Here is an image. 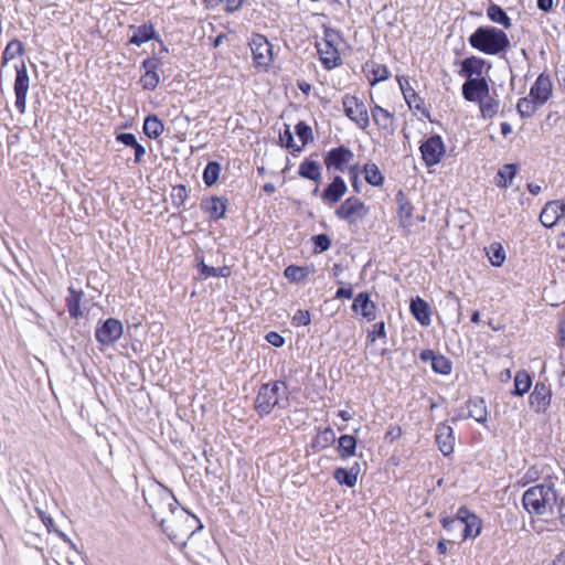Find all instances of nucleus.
Masks as SVG:
<instances>
[{
	"label": "nucleus",
	"instance_id": "nucleus-58",
	"mask_svg": "<svg viewBox=\"0 0 565 565\" xmlns=\"http://www.w3.org/2000/svg\"><path fill=\"white\" fill-rule=\"evenodd\" d=\"M131 148H134V150H135V162L139 163L142 160L143 156L146 154V149L138 141H137V145L132 146Z\"/></svg>",
	"mask_w": 565,
	"mask_h": 565
},
{
	"label": "nucleus",
	"instance_id": "nucleus-17",
	"mask_svg": "<svg viewBox=\"0 0 565 565\" xmlns=\"http://www.w3.org/2000/svg\"><path fill=\"white\" fill-rule=\"evenodd\" d=\"M436 444L444 456H449L452 454L455 447V436L454 429L449 425L441 423L437 426Z\"/></svg>",
	"mask_w": 565,
	"mask_h": 565
},
{
	"label": "nucleus",
	"instance_id": "nucleus-64",
	"mask_svg": "<svg viewBox=\"0 0 565 565\" xmlns=\"http://www.w3.org/2000/svg\"><path fill=\"white\" fill-rule=\"evenodd\" d=\"M558 333L561 339V344L565 347V320L559 322Z\"/></svg>",
	"mask_w": 565,
	"mask_h": 565
},
{
	"label": "nucleus",
	"instance_id": "nucleus-4",
	"mask_svg": "<svg viewBox=\"0 0 565 565\" xmlns=\"http://www.w3.org/2000/svg\"><path fill=\"white\" fill-rule=\"evenodd\" d=\"M557 500V493L552 482H544L531 487L522 497L524 509L530 514L535 515H544L552 512Z\"/></svg>",
	"mask_w": 565,
	"mask_h": 565
},
{
	"label": "nucleus",
	"instance_id": "nucleus-2",
	"mask_svg": "<svg viewBox=\"0 0 565 565\" xmlns=\"http://www.w3.org/2000/svg\"><path fill=\"white\" fill-rule=\"evenodd\" d=\"M143 499L151 510L153 519L160 526L168 523L169 519L174 515V512L181 509L173 493L159 483L151 484L148 489L143 490Z\"/></svg>",
	"mask_w": 565,
	"mask_h": 565
},
{
	"label": "nucleus",
	"instance_id": "nucleus-50",
	"mask_svg": "<svg viewBox=\"0 0 565 565\" xmlns=\"http://www.w3.org/2000/svg\"><path fill=\"white\" fill-rule=\"evenodd\" d=\"M312 239H313L316 249H318L319 252H326L331 246V239L327 234L316 235V236H313Z\"/></svg>",
	"mask_w": 565,
	"mask_h": 565
},
{
	"label": "nucleus",
	"instance_id": "nucleus-42",
	"mask_svg": "<svg viewBox=\"0 0 565 565\" xmlns=\"http://www.w3.org/2000/svg\"><path fill=\"white\" fill-rule=\"evenodd\" d=\"M200 271L204 278L207 277H223L226 278L231 275V269L227 266L215 268L213 266H207L204 262L199 264Z\"/></svg>",
	"mask_w": 565,
	"mask_h": 565
},
{
	"label": "nucleus",
	"instance_id": "nucleus-49",
	"mask_svg": "<svg viewBox=\"0 0 565 565\" xmlns=\"http://www.w3.org/2000/svg\"><path fill=\"white\" fill-rule=\"evenodd\" d=\"M372 78H370V84L374 86L379 82L385 81L390 77V71L385 65L382 64H373L372 66Z\"/></svg>",
	"mask_w": 565,
	"mask_h": 565
},
{
	"label": "nucleus",
	"instance_id": "nucleus-53",
	"mask_svg": "<svg viewBox=\"0 0 565 565\" xmlns=\"http://www.w3.org/2000/svg\"><path fill=\"white\" fill-rule=\"evenodd\" d=\"M279 138H280L281 142H284L287 148H291L296 151L301 150V147L295 145L292 134L288 126H286L285 131L279 135Z\"/></svg>",
	"mask_w": 565,
	"mask_h": 565
},
{
	"label": "nucleus",
	"instance_id": "nucleus-38",
	"mask_svg": "<svg viewBox=\"0 0 565 565\" xmlns=\"http://www.w3.org/2000/svg\"><path fill=\"white\" fill-rule=\"evenodd\" d=\"M364 177L365 181L373 186L382 185L384 180L379 167L373 162L364 166Z\"/></svg>",
	"mask_w": 565,
	"mask_h": 565
},
{
	"label": "nucleus",
	"instance_id": "nucleus-8",
	"mask_svg": "<svg viewBox=\"0 0 565 565\" xmlns=\"http://www.w3.org/2000/svg\"><path fill=\"white\" fill-rule=\"evenodd\" d=\"M369 211L370 209L359 198L350 196L341 203L334 214L339 218L354 224L362 221L369 214Z\"/></svg>",
	"mask_w": 565,
	"mask_h": 565
},
{
	"label": "nucleus",
	"instance_id": "nucleus-32",
	"mask_svg": "<svg viewBox=\"0 0 565 565\" xmlns=\"http://www.w3.org/2000/svg\"><path fill=\"white\" fill-rule=\"evenodd\" d=\"M396 200L398 203V217L403 227H408L412 225L413 220V207L409 202L406 201L403 192H398L396 195Z\"/></svg>",
	"mask_w": 565,
	"mask_h": 565
},
{
	"label": "nucleus",
	"instance_id": "nucleus-7",
	"mask_svg": "<svg viewBox=\"0 0 565 565\" xmlns=\"http://www.w3.org/2000/svg\"><path fill=\"white\" fill-rule=\"evenodd\" d=\"M342 41L338 31L326 29L323 38L317 42V51L326 68L330 70L341 64L339 44Z\"/></svg>",
	"mask_w": 565,
	"mask_h": 565
},
{
	"label": "nucleus",
	"instance_id": "nucleus-33",
	"mask_svg": "<svg viewBox=\"0 0 565 565\" xmlns=\"http://www.w3.org/2000/svg\"><path fill=\"white\" fill-rule=\"evenodd\" d=\"M164 131V125L156 115H149L145 118L143 132L151 139L159 138Z\"/></svg>",
	"mask_w": 565,
	"mask_h": 565
},
{
	"label": "nucleus",
	"instance_id": "nucleus-19",
	"mask_svg": "<svg viewBox=\"0 0 565 565\" xmlns=\"http://www.w3.org/2000/svg\"><path fill=\"white\" fill-rule=\"evenodd\" d=\"M460 71L459 75L467 79H473L475 77H483V68L486 62L483 58L478 56H469L459 62Z\"/></svg>",
	"mask_w": 565,
	"mask_h": 565
},
{
	"label": "nucleus",
	"instance_id": "nucleus-59",
	"mask_svg": "<svg viewBox=\"0 0 565 565\" xmlns=\"http://www.w3.org/2000/svg\"><path fill=\"white\" fill-rule=\"evenodd\" d=\"M353 297L352 287L349 286L347 288H339L335 292V298H345L351 299Z\"/></svg>",
	"mask_w": 565,
	"mask_h": 565
},
{
	"label": "nucleus",
	"instance_id": "nucleus-28",
	"mask_svg": "<svg viewBox=\"0 0 565 565\" xmlns=\"http://www.w3.org/2000/svg\"><path fill=\"white\" fill-rule=\"evenodd\" d=\"M130 30L132 32L129 42L140 46L141 44L150 41L154 38V29L151 24H142L139 26H130Z\"/></svg>",
	"mask_w": 565,
	"mask_h": 565
},
{
	"label": "nucleus",
	"instance_id": "nucleus-6",
	"mask_svg": "<svg viewBox=\"0 0 565 565\" xmlns=\"http://www.w3.org/2000/svg\"><path fill=\"white\" fill-rule=\"evenodd\" d=\"M199 523V519L181 508L174 512V515L161 529L172 542L184 544L185 540L191 537L201 527Z\"/></svg>",
	"mask_w": 565,
	"mask_h": 565
},
{
	"label": "nucleus",
	"instance_id": "nucleus-31",
	"mask_svg": "<svg viewBox=\"0 0 565 565\" xmlns=\"http://www.w3.org/2000/svg\"><path fill=\"white\" fill-rule=\"evenodd\" d=\"M70 296L66 298V307L72 318H78L83 315L81 311V301L84 296L82 290H76L73 286L68 287Z\"/></svg>",
	"mask_w": 565,
	"mask_h": 565
},
{
	"label": "nucleus",
	"instance_id": "nucleus-51",
	"mask_svg": "<svg viewBox=\"0 0 565 565\" xmlns=\"http://www.w3.org/2000/svg\"><path fill=\"white\" fill-rule=\"evenodd\" d=\"M441 524L445 530L447 531H454V530H460L462 526V521L460 520L458 513L454 518H444L441 520Z\"/></svg>",
	"mask_w": 565,
	"mask_h": 565
},
{
	"label": "nucleus",
	"instance_id": "nucleus-29",
	"mask_svg": "<svg viewBox=\"0 0 565 565\" xmlns=\"http://www.w3.org/2000/svg\"><path fill=\"white\" fill-rule=\"evenodd\" d=\"M359 465L355 463L350 470L337 468L333 471V478L349 488H353L358 482Z\"/></svg>",
	"mask_w": 565,
	"mask_h": 565
},
{
	"label": "nucleus",
	"instance_id": "nucleus-57",
	"mask_svg": "<svg viewBox=\"0 0 565 565\" xmlns=\"http://www.w3.org/2000/svg\"><path fill=\"white\" fill-rule=\"evenodd\" d=\"M266 340L274 347H281L285 342L284 338L277 332H269L266 335Z\"/></svg>",
	"mask_w": 565,
	"mask_h": 565
},
{
	"label": "nucleus",
	"instance_id": "nucleus-62",
	"mask_svg": "<svg viewBox=\"0 0 565 565\" xmlns=\"http://www.w3.org/2000/svg\"><path fill=\"white\" fill-rule=\"evenodd\" d=\"M554 0H537L536 6L540 10L547 12L552 9Z\"/></svg>",
	"mask_w": 565,
	"mask_h": 565
},
{
	"label": "nucleus",
	"instance_id": "nucleus-3",
	"mask_svg": "<svg viewBox=\"0 0 565 565\" xmlns=\"http://www.w3.org/2000/svg\"><path fill=\"white\" fill-rule=\"evenodd\" d=\"M288 386L282 381L263 384L254 401L255 411L260 417L269 415L276 407L286 408L289 405Z\"/></svg>",
	"mask_w": 565,
	"mask_h": 565
},
{
	"label": "nucleus",
	"instance_id": "nucleus-52",
	"mask_svg": "<svg viewBox=\"0 0 565 565\" xmlns=\"http://www.w3.org/2000/svg\"><path fill=\"white\" fill-rule=\"evenodd\" d=\"M376 337H379V338L386 337L385 323L383 321L375 323L373 326V330L370 331L367 334V339L371 343H373L375 341Z\"/></svg>",
	"mask_w": 565,
	"mask_h": 565
},
{
	"label": "nucleus",
	"instance_id": "nucleus-24",
	"mask_svg": "<svg viewBox=\"0 0 565 565\" xmlns=\"http://www.w3.org/2000/svg\"><path fill=\"white\" fill-rule=\"evenodd\" d=\"M143 68L146 70L140 82L145 89H154L159 84V75L157 73L158 60L156 58H147L142 63Z\"/></svg>",
	"mask_w": 565,
	"mask_h": 565
},
{
	"label": "nucleus",
	"instance_id": "nucleus-23",
	"mask_svg": "<svg viewBox=\"0 0 565 565\" xmlns=\"http://www.w3.org/2000/svg\"><path fill=\"white\" fill-rule=\"evenodd\" d=\"M352 310L356 313L360 312L369 321H373L376 317V307L374 302L370 300V297L366 292H360L354 298Z\"/></svg>",
	"mask_w": 565,
	"mask_h": 565
},
{
	"label": "nucleus",
	"instance_id": "nucleus-35",
	"mask_svg": "<svg viewBox=\"0 0 565 565\" xmlns=\"http://www.w3.org/2000/svg\"><path fill=\"white\" fill-rule=\"evenodd\" d=\"M356 448V439L351 435H343L339 438V455L345 459L354 455Z\"/></svg>",
	"mask_w": 565,
	"mask_h": 565
},
{
	"label": "nucleus",
	"instance_id": "nucleus-43",
	"mask_svg": "<svg viewBox=\"0 0 565 565\" xmlns=\"http://www.w3.org/2000/svg\"><path fill=\"white\" fill-rule=\"evenodd\" d=\"M516 174L515 164H504L498 172V185L507 188Z\"/></svg>",
	"mask_w": 565,
	"mask_h": 565
},
{
	"label": "nucleus",
	"instance_id": "nucleus-41",
	"mask_svg": "<svg viewBox=\"0 0 565 565\" xmlns=\"http://www.w3.org/2000/svg\"><path fill=\"white\" fill-rule=\"evenodd\" d=\"M478 103L481 115L484 118H492L499 110V102L490 97V95L481 98Z\"/></svg>",
	"mask_w": 565,
	"mask_h": 565
},
{
	"label": "nucleus",
	"instance_id": "nucleus-5",
	"mask_svg": "<svg viewBox=\"0 0 565 565\" xmlns=\"http://www.w3.org/2000/svg\"><path fill=\"white\" fill-rule=\"evenodd\" d=\"M469 44L488 55H497L510 46V40L503 30L494 26H479L470 36Z\"/></svg>",
	"mask_w": 565,
	"mask_h": 565
},
{
	"label": "nucleus",
	"instance_id": "nucleus-11",
	"mask_svg": "<svg viewBox=\"0 0 565 565\" xmlns=\"http://www.w3.org/2000/svg\"><path fill=\"white\" fill-rule=\"evenodd\" d=\"M419 149L427 167L439 163L445 154V145L441 137L438 135L429 137L422 143Z\"/></svg>",
	"mask_w": 565,
	"mask_h": 565
},
{
	"label": "nucleus",
	"instance_id": "nucleus-10",
	"mask_svg": "<svg viewBox=\"0 0 565 565\" xmlns=\"http://www.w3.org/2000/svg\"><path fill=\"white\" fill-rule=\"evenodd\" d=\"M122 333V323L118 319L108 318L96 328L95 337L102 345H111L121 338Z\"/></svg>",
	"mask_w": 565,
	"mask_h": 565
},
{
	"label": "nucleus",
	"instance_id": "nucleus-54",
	"mask_svg": "<svg viewBox=\"0 0 565 565\" xmlns=\"http://www.w3.org/2000/svg\"><path fill=\"white\" fill-rule=\"evenodd\" d=\"M295 326H307L310 323V313L308 310H298L292 317Z\"/></svg>",
	"mask_w": 565,
	"mask_h": 565
},
{
	"label": "nucleus",
	"instance_id": "nucleus-13",
	"mask_svg": "<svg viewBox=\"0 0 565 565\" xmlns=\"http://www.w3.org/2000/svg\"><path fill=\"white\" fill-rule=\"evenodd\" d=\"M490 87L486 77H475L466 79L462 84V96L467 102H479L483 97H488Z\"/></svg>",
	"mask_w": 565,
	"mask_h": 565
},
{
	"label": "nucleus",
	"instance_id": "nucleus-22",
	"mask_svg": "<svg viewBox=\"0 0 565 565\" xmlns=\"http://www.w3.org/2000/svg\"><path fill=\"white\" fill-rule=\"evenodd\" d=\"M348 188L341 177H335L322 193V200L329 204L339 202L345 194Z\"/></svg>",
	"mask_w": 565,
	"mask_h": 565
},
{
	"label": "nucleus",
	"instance_id": "nucleus-46",
	"mask_svg": "<svg viewBox=\"0 0 565 565\" xmlns=\"http://www.w3.org/2000/svg\"><path fill=\"white\" fill-rule=\"evenodd\" d=\"M487 255L490 263L495 267L501 266L505 260V253L500 244H491Z\"/></svg>",
	"mask_w": 565,
	"mask_h": 565
},
{
	"label": "nucleus",
	"instance_id": "nucleus-15",
	"mask_svg": "<svg viewBox=\"0 0 565 565\" xmlns=\"http://www.w3.org/2000/svg\"><path fill=\"white\" fill-rule=\"evenodd\" d=\"M551 388L544 383H536L530 394V406L536 413H544L551 404Z\"/></svg>",
	"mask_w": 565,
	"mask_h": 565
},
{
	"label": "nucleus",
	"instance_id": "nucleus-56",
	"mask_svg": "<svg viewBox=\"0 0 565 565\" xmlns=\"http://www.w3.org/2000/svg\"><path fill=\"white\" fill-rule=\"evenodd\" d=\"M116 140L127 147H132L137 145V139L135 135L130 132H122L117 135Z\"/></svg>",
	"mask_w": 565,
	"mask_h": 565
},
{
	"label": "nucleus",
	"instance_id": "nucleus-48",
	"mask_svg": "<svg viewBox=\"0 0 565 565\" xmlns=\"http://www.w3.org/2000/svg\"><path fill=\"white\" fill-rule=\"evenodd\" d=\"M296 135L301 141V145L299 147L306 146L309 141L312 140V130L311 127L308 126L306 122L300 121L295 127Z\"/></svg>",
	"mask_w": 565,
	"mask_h": 565
},
{
	"label": "nucleus",
	"instance_id": "nucleus-14",
	"mask_svg": "<svg viewBox=\"0 0 565 565\" xmlns=\"http://www.w3.org/2000/svg\"><path fill=\"white\" fill-rule=\"evenodd\" d=\"M458 515L462 521V526L460 531L462 532V539H475L481 532V521L476 515L469 512L466 507H461L458 509Z\"/></svg>",
	"mask_w": 565,
	"mask_h": 565
},
{
	"label": "nucleus",
	"instance_id": "nucleus-25",
	"mask_svg": "<svg viewBox=\"0 0 565 565\" xmlns=\"http://www.w3.org/2000/svg\"><path fill=\"white\" fill-rule=\"evenodd\" d=\"M411 312L422 326H429L431 322L428 303L419 297L412 299Z\"/></svg>",
	"mask_w": 565,
	"mask_h": 565
},
{
	"label": "nucleus",
	"instance_id": "nucleus-36",
	"mask_svg": "<svg viewBox=\"0 0 565 565\" xmlns=\"http://www.w3.org/2000/svg\"><path fill=\"white\" fill-rule=\"evenodd\" d=\"M541 104H536V100L533 97H523L520 98L516 105V109L521 117L529 118L531 117L539 107H541Z\"/></svg>",
	"mask_w": 565,
	"mask_h": 565
},
{
	"label": "nucleus",
	"instance_id": "nucleus-44",
	"mask_svg": "<svg viewBox=\"0 0 565 565\" xmlns=\"http://www.w3.org/2000/svg\"><path fill=\"white\" fill-rule=\"evenodd\" d=\"M335 441V434L333 429L326 428L320 431L313 439V447H318L320 449L328 448Z\"/></svg>",
	"mask_w": 565,
	"mask_h": 565
},
{
	"label": "nucleus",
	"instance_id": "nucleus-27",
	"mask_svg": "<svg viewBox=\"0 0 565 565\" xmlns=\"http://www.w3.org/2000/svg\"><path fill=\"white\" fill-rule=\"evenodd\" d=\"M467 408L469 417L481 424L487 422L488 411L486 402L482 398H470L467 402Z\"/></svg>",
	"mask_w": 565,
	"mask_h": 565
},
{
	"label": "nucleus",
	"instance_id": "nucleus-16",
	"mask_svg": "<svg viewBox=\"0 0 565 565\" xmlns=\"http://www.w3.org/2000/svg\"><path fill=\"white\" fill-rule=\"evenodd\" d=\"M552 95V81L548 75L541 74L530 89V97L536 100V104L544 105Z\"/></svg>",
	"mask_w": 565,
	"mask_h": 565
},
{
	"label": "nucleus",
	"instance_id": "nucleus-34",
	"mask_svg": "<svg viewBox=\"0 0 565 565\" xmlns=\"http://www.w3.org/2000/svg\"><path fill=\"white\" fill-rule=\"evenodd\" d=\"M487 15L492 22L501 24L505 29L512 24L505 11L498 4H490L487 9Z\"/></svg>",
	"mask_w": 565,
	"mask_h": 565
},
{
	"label": "nucleus",
	"instance_id": "nucleus-63",
	"mask_svg": "<svg viewBox=\"0 0 565 565\" xmlns=\"http://www.w3.org/2000/svg\"><path fill=\"white\" fill-rule=\"evenodd\" d=\"M551 565H565V548L556 555Z\"/></svg>",
	"mask_w": 565,
	"mask_h": 565
},
{
	"label": "nucleus",
	"instance_id": "nucleus-37",
	"mask_svg": "<svg viewBox=\"0 0 565 565\" xmlns=\"http://www.w3.org/2000/svg\"><path fill=\"white\" fill-rule=\"evenodd\" d=\"M532 385V380L525 371H520L514 377V391L513 394L522 396L525 394Z\"/></svg>",
	"mask_w": 565,
	"mask_h": 565
},
{
	"label": "nucleus",
	"instance_id": "nucleus-47",
	"mask_svg": "<svg viewBox=\"0 0 565 565\" xmlns=\"http://www.w3.org/2000/svg\"><path fill=\"white\" fill-rule=\"evenodd\" d=\"M434 372L447 375L451 372V362L444 355L437 354L431 363Z\"/></svg>",
	"mask_w": 565,
	"mask_h": 565
},
{
	"label": "nucleus",
	"instance_id": "nucleus-26",
	"mask_svg": "<svg viewBox=\"0 0 565 565\" xmlns=\"http://www.w3.org/2000/svg\"><path fill=\"white\" fill-rule=\"evenodd\" d=\"M558 209V200L545 204L540 214V221L545 227H552L562 220Z\"/></svg>",
	"mask_w": 565,
	"mask_h": 565
},
{
	"label": "nucleus",
	"instance_id": "nucleus-1",
	"mask_svg": "<svg viewBox=\"0 0 565 565\" xmlns=\"http://www.w3.org/2000/svg\"><path fill=\"white\" fill-rule=\"evenodd\" d=\"M23 45L20 41L13 40L8 43L2 54L1 71L13 62L17 76L14 81V106L20 114L26 109V96L29 92L30 77L24 61L21 58Z\"/></svg>",
	"mask_w": 565,
	"mask_h": 565
},
{
	"label": "nucleus",
	"instance_id": "nucleus-21",
	"mask_svg": "<svg viewBox=\"0 0 565 565\" xmlns=\"http://www.w3.org/2000/svg\"><path fill=\"white\" fill-rule=\"evenodd\" d=\"M371 115H372L374 124L380 129L391 131V132H393L395 130V117L387 109H385L379 105H374L371 108Z\"/></svg>",
	"mask_w": 565,
	"mask_h": 565
},
{
	"label": "nucleus",
	"instance_id": "nucleus-9",
	"mask_svg": "<svg viewBox=\"0 0 565 565\" xmlns=\"http://www.w3.org/2000/svg\"><path fill=\"white\" fill-rule=\"evenodd\" d=\"M345 115L354 121L358 127L365 130L370 126V117L366 106L355 96L345 95L342 99Z\"/></svg>",
	"mask_w": 565,
	"mask_h": 565
},
{
	"label": "nucleus",
	"instance_id": "nucleus-61",
	"mask_svg": "<svg viewBox=\"0 0 565 565\" xmlns=\"http://www.w3.org/2000/svg\"><path fill=\"white\" fill-rule=\"evenodd\" d=\"M221 1L226 4V10L231 11V12L237 10L242 6V2H243V0H221Z\"/></svg>",
	"mask_w": 565,
	"mask_h": 565
},
{
	"label": "nucleus",
	"instance_id": "nucleus-45",
	"mask_svg": "<svg viewBox=\"0 0 565 565\" xmlns=\"http://www.w3.org/2000/svg\"><path fill=\"white\" fill-rule=\"evenodd\" d=\"M397 79H398V84H399L401 90L403 93V96H404L406 103L408 104V106L409 107L415 106L416 108H418V105L415 104V102L417 99L419 100V97L416 94V92L409 86L408 81L406 78H401V77H398Z\"/></svg>",
	"mask_w": 565,
	"mask_h": 565
},
{
	"label": "nucleus",
	"instance_id": "nucleus-39",
	"mask_svg": "<svg viewBox=\"0 0 565 565\" xmlns=\"http://www.w3.org/2000/svg\"><path fill=\"white\" fill-rule=\"evenodd\" d=\"M220 173H221V164L216 161H210L203 171L204 183L207 186H212L213 184H215L217 182V180L220 178Z\"/></svg>",
	"mask_w": 565,
	"mask_h": 565
},
{
	"label": "nucleus",
	"instance_id": "nucleus-55",
	"mask_svg": "<svg viewBox=\"0 0 565 565\" xmlns=\"http://www.w3.org/2000/svg\"><path fill=\"white\" fill-rule=\"evenodd\" d=\"M172 199H173V203L175 205H181L184 203L185 199H186V190L184 186L180 185L178 188H174L173 189V192H172Z\"/></svg>",
	"mask_w": 565,
	"mask_h": 565
},
{
	"label": "nucleus",
	"instance_id": "nucleus-40",
	"mask_svg": "<svg viewBox=\"0 0 565 565\" xmlns=\"http://www.w3.org/2000/svg\"><path fill=\"white\" fill-rule=\"evenodd\" d=\"M285 277L292 282L303 281L309 275L308 267L290 265L284 271Z\"/></svg>",
	"mask_w": 565,
	"mask_h": 565
},
{
	"label": "nucleus",
	"instance_id": "nucleus-18",
	"mask_svg": "<svg viewBox=\"0 0 565 565\" xmlns=\"http://www.w3.org/2000/svg\"><path fill=\"white\" fill-rule=\"evenodd\" d=\"M352 158L353 152L349 148L338 147L327 153L324 164L327 169L333 168L335 170L343 171V166Z\"/></svg>",
	"mask_w": 565,
	"mask_h": 565
},
{
	"label": "nucleus",
	"instance_id": "nucleus-30",
	"mask_svg": "<svg viewBox=\"0 0 565 565\" xmlns=\"http://www.w3.org/2000/svg\"><path fill=\"white\" fill-rule=\"evenodd\" d=\"M298 174L303 179L319 182L321 179V167L317 161L306 159L300 163Z\"/></svg>",
	"mask_w": 565,
	"mask_h": 565
},
{
	"label": "nucleus",
	"instance_id": "nucleus-12",
	"mask_svg": "<svg viewBox=\"0 0 565 565\" xmlns=\"http://www.w3.org/2000/svg\"><path fill=\"white\" fill-rule=\"evenodd\" d=\"M249 46L253 53V58L258 66H268L273 61V45L262 34H254Z\"/></svg>",
	"mask_w": 565,
	"mask_h": 565
},
{
	"label": "nucleus",
	"instance_id": "nucleus-20",
	"mask_svg": "<svg viewBox=\"0 0 565 565\" xmlns=\"http://www.w3.org/2000/svg\"><path fill=\"white\" fill-rule=\"evenodd\" d=\"M226 200L218 196H211L201 201L202 211L212 220L224 217L227 204Z\"/></svg>",
	"mask_w": 565,
	"mask_h": 565
},
{
	"label": "nucleus",
	"instance_id": "nucleus-60",
	"mask_svg": "<svg viewBox=\"0 0 565 565\" xmlns=\"http://www.w3.org/2000/svg\"><path fill=\"white\" fill-rule=\"evenodd\" d=\"M436 355L437 354H435V352L433 350L427 349V350H423L420 352L419 358H420V360L423 362H430V363H433V361H434Z\"/></svg>",
	"mask_w": 565,
	"mask_h": 565
}]
</instances>
